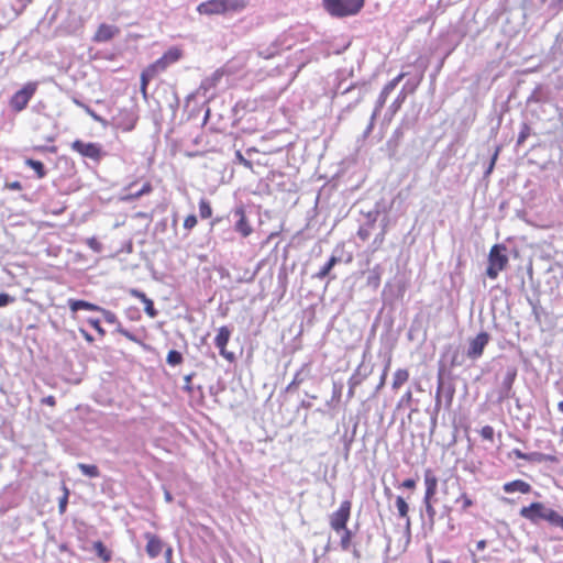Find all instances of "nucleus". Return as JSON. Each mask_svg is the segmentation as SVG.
<instances>
[{
  "mask_svg": "<svg viewBox=\"0 0 563 563\" xmlns=\"http://www.w3.org/2000/svg\"><path fill=\"white\" fill-rule=\"evenodd\" d=\"M247 0H207L199 3L196 11L201 15H232L243 12Z\"/></svg>",
  "mask_w": 563,
  "mask_h": 563,
  "instance_id": "f257e3e1",
  "label": "nucleus"
},
{
  "mask_svg": "<svg viewBox=\"0 0 563 563\" xmlns=\"http://www.w3.org/2000/svg\"><path fill=\"white\" fill-rule=\"evenodd\" d=\"M328 12L333 16H347L358 13L364 7V0H323Z\"/></svg>",
  "mask_w": 563,
  "mask_h": 563,
  "instance_id": "f03ea898",
  "label": "nucleus"
},
{
  "mask_svg": "<svg viewBox=\"0 0 563 563\" xmlns=\"http://www.w3.org/2000/svg\"><path fill=\"white\" fill-rule=\"evenodd\" d=\"M506 246L503 244H495L488 254V266L486 275L490 279H496L501 271L508 264V256L506 254Z\"/></svg>",
  "mask_w": 563,
  "mask_h": 563,
  "instance_id": "7ed1b4c3",
  "label": "nucleus"
},
{
  "mask_svg": "<svg viewBox=\"0 0 563 563\" xmlns=\"http://www.w3.org/2000/svg\"><path fill=\"white\" fill-rule=\"evenodd\" d=\"M455 389L451 383H445L443 378V371L440 368L438 373V386L435 391L434 412L440 411L442 405V397L445 399V407L450 408L453 401Z\"/></svg>",
  "mask_w": 563,
  "mask_h": 563,
  "instance_id": "20e7f679",
  "label": "nucleus"
},
{
  "mask_svg": "<svg viewBox=\"0 0 563 563\" xmlns=\"http://www.w3.org/2000/svg\"><path fill=\"white\" fill-rule=\"evenodd\" d=\"M37 89V82H27L18 90L10 99L9 104L15 112L24 110Z\"/></svg>",
  "mask_w": 563,
  "mask_h": 563,
  "instance_id": "39448f33",
  "label": "nucleus"
},
{
  "mask_svg": "<svg viewBox=\"0 0 563 563\" xmlns=\"http://www.w3.org/2000/svg\"><path fill=\"white\" fill-rule=\"evenodd\" d=\"M70 148L82 157L89 158L95 163H99L104 155L102 146L93 142L86 143L81 140H75L70 144Z\"/></svg>",
  "mask_w": 563,
  "mask_h": 563,
  "instance_id": "423d86ee",
  "label": "nucleus"
},
{
  "mask_svg": "<svg viewBox=\"0 0 563 563\" xmlns=\"http://www.w3.org/2000/svg\"><path fill=\"white\" fill-rule=\"evenodd\" d=\"M550 509L551 508L547 507L544 504L536 501L529 506L522 507L519 515L531 523L538 525L540 521L547 520Z\"/></svg>",
  "mask_w": 563,
  "mask_h": 563,
  "instance_id": "0eeeda50",
  "label": "nucleus"
},
{
  "mask_svg": "<svg viewBox=\"0 0 563 563\" xmlns=\"http://www.w3.org/2000/svg\"><path fill=\"white\" fill-rule=\"evenodd\" d=\"M352 504L350 500L341 503L339 509L330 516V527L335 531L340 532L346 528V523L350 519Z\"/></svg>",
  "mask_w": 563,
  "mask_h": 563,
  "instance_id": "6e6552de",
  "label": "nucleus"
},
{
  "mask_svg": "<svg viewBox=\"0 0 563 563\" xmlns=\"http://www.w3.org/2000/svg\"><path fill=\"white\" fill-rule=\"evenodd\" d=\"M229 217H232V219L234 220V231L240 233L243 238H247L253 232V228L251 227L246 219L243 206L234 208L230 212Z\"/></svg>",
  "mask_w": 563,
  "mask_h": 563,
  "instance_id": "1a4fd4ad",
  "label": "nucleus"
},
{
  "mask_svg": "<svg viewBox=\"0 0 563 563\" xmlns=\"http://www.w3.org/2000/svg\"><path fill=\"white\" fill-rule=\"evenodd\" d=\"M490 335L487 332H481L468 342L466 356L471 360H478L484 352V349L488 344Z\"/></svg>",
  "mask_w": 563,
  "mask_h": 563,
  "instance_id": "9d476101",
  "label": "nucleus"
},
{
  "mask_svg": "<svg viewBox=\"0 0 563 563\" xmlns=\"http://www.w3.org/2000/svg\"><path fill=\"white\" fill-rule=\"evenodd\" d=\"M181 57V51L177 47H170L168 51H166L162 57H159L157 60H155L153 64L150 65L151 68H153L156 74H161L168 66L172 64L178 62Z\"/></svg>",
  "mask_w": 563,
  "mask_h": 563,
  "instance_id": "9b49d317",
  "label": "nucleus"
},
{
  "mask_svg": "<svg viewBox=\"0 0 563 563\" xmlns=\"http://www.w3.org/2000/svg\"><path fill=\"white\" fill-rule=\"evenodd\" d=\"M517 376V369L515 367H508L505 376L503 377L498 395L499 401L508 398H514L515 393L512 391V385Z\"/></svg>",
  "mask_w": 563,
  "mask_h": 563,
  "instance_id": "f8f14e48",
  "label": "nucleus"
},
{
  "mask_svg": "<svg viewBox=\"0 0 563 563\" xmlns=\"http://www.w3.org/2000/svg\"><path fill=\"white\" fill-rule=\"evenodd\" d=\"M231 331L228 327L223 325L218 330V334L214 339V344L219 349V353L221 356H223L225 360L232 362L234 361L235 356L233 352L227 351V344L230 340Z\"/></svg>",
  "mask_w": 563,
  "mask_h": 563,
  "instance_id": "ddd939ff",
  "label": "nucleus"
},
{
  "mask_svg": "<svg viewBox=\"0 0 563 563\" xmlns=\"http://www.w3.org/2000/svg\"><path fill=\"white\" fill-rule=\"evenodd\" d=\"M137 115L132 109L120 110L115 118L117 126L123 131H132L136 124Z\"/></svg>",
  "mask_w": 563,
  "mask_h": 563,
  "instance_id": "4468645a",
  "label": "nucleus"
},
{
  "mask_svg": "<svg viewBox=\"0 0 563 563\" xmlns=\"http://www.w3.org/2000/svg\"><path fill=\"white\" fill-rule=\"evenodd\" d=\"M373 372V366L362 362L351 375L347 384L352 387L360 386Z\"/></svg>",
  "mask_w": 563,
  "mask_h": 563,
  "instance_id": "2eb2a0df",
  "label": "nucleus"
},
{
  "mask_svg": "<svg viewBox=\"0 0 563 563\" xmlns=\"http://www.w3.org/2000/svg\"><path fill=\"white\" fill-rule=\"evenodd\" d=\"M144 538L147 541V544L145 548L147 555L151 559L157 558L163 551L164 544H163L162 540L156 534L151 533V532H146L144 534Z\"/></svg>",
  "mask_w": 563,
  "mask_h": 563,
  "instance_id": "dca6fc26",
  "label": "nucleus"
},
{
  "mask_svg": "<svg viewBox=\"0 0 563 563\" xmlns=\"http://www.w3.org/2000/svg\"><path fill=\"white\" fill-rule=\"evenodd\" d=\"M395 505L398 511V516L405 520V530L408 534V539L410 538V530H411V520L408 515L409 512V505L405 500L404 497L397 496L395 500Z\"/></svg>",
  "mask_w": 563,
  "mask_h": 563,
  "instance_id": "f3484780",
  "label": "nucleus"
},
{
  "mask_svg": "<svg viewBox=\"0 0 563 563\" xmlns=\"http://www.w3.org/2000/svg\"><path fill=\"white\" fill-rule=\"evenodd\" d=\"M503 490L507 494L521 493L529 494L532 490V487L529 483L522 479H515L512 482L505 483L503 485Z\"/></svg>",
  "mask_w": 563,
  "mask_h": 563,
  "instance_id": "a211bd4d",
  "label": "nucleus"
},
{
  "mask_svg": "<svg viewBox=\"0 0 563 563\" xmlns=\"http://www.w3.org/2000/svg\"><path fill=\"white\" fill-rule=\"evenodd\" d=\"M131 296L134 298L140 299L144 303V311L146 314L151 318H155L158 314V311L154 307V302L152 299H150L143 291L139 289H131L130 290Z\"/></svg>",
  "mask_w": 563,
  "mask_h": 563,
  "instance_id": "6ab92c4d",
  "label": "nucleus"
},
{
  "mask_svg": "<svg viewBox=\"0 0 563 563\" xmlns=\"http://www.w3.org/2000/svg\"><path fill=\"white\" fill-rule=\"evenodd\" d=\"M118 33V29L113 25H109L106 23H102L99 25L95 36L93 41L97 43L108 42Z\"/></svg>",
  "mask_w": 563,
  "mask_h": 563,
  "instance_id": "aec40b11",
  "label": "nucleus"
},
{
  "mask_svg": "<svg viewBox=\"0 0 563 563\" xmlns=\"http://www.w3.org/2000/svg\"><path fill=\"white\" fill-rule=\"evenodd\" d=\"M341 261L342 258L340 256L331 255L328 262L313 275V278L322 280L325 277H330V279H335V276H330V273L336 264L341 263Z\"/></svg>",
  "mask_w": 563,
  "mask_h": 563,
  "instance_id": "412c9836",
  "label": "nucleus"
},
{
  "mask_svg": "<svg viewBox=\"0 0 563 563\" xmlns=\"http://www.w3.org/2000/svg\"><path fill=\"white\" fill-rule=\"evenodd\" d=\"M221 77H222V73L217 70L210 77L205 78L201 81V84H200V86H199V88L197 90V93H201L202 92V96L206 97L208 91H210L211 89L216 88V86L220 81Z\"/></svg>",
  "mask_w": 563,
  "mask_h": 563,
  "instance_id": "4be33fe9",
  "label": "nucleus"
},
{
  "mask_svg": "<svg viewBox=\"0 0 563 563\" xmlns=\"http://www.w3.org/2000/svg\"><path fill=\"white\" fill-rule=\"evenodd\" d=\"M424 511L421 512L423 525H428L430 529L433 528L435 522V509L432 505V498H423Z\"/></svg>",
  "mask_w": 563,
  "mask_h": 563,
  "instance_id": "5701e85b",
  "label": "nucleus"
},
{
  "mask_svg": "<svg viewBox=\"0 0 563 563\" xmlns=\"http://www.w3.org/2000/svg\"><path fill=\"white\" fill-rule=\"evenodd\" d=\"M426 493L423 498H433L438 488V478L431 470L424 472Z\"/></svg>",
  "mask_w": 563,
  "mask_h": 563,
  "instance_id": "b1692460",
  "label": "nucleus"
},
{
  "mask_svg": "<svg viewBox=\"0 0 563 563\" xmlns=\"http://www.w3.org/2000/svg\"><path fill=\"white\" fill-rule=\"evenodd\" d=\"M68 307L73 312H77L79 310H89V311H100L102 307L95 305L89 301L79 300V299H69Z\"/></svg>",
  "mask_w": 563,
  "mask_h": 563,
  "instance_id": "393cba45",
  "label": "nucleus"
},
{
  "mask_svg": "<svg viewBox=\"0 0 563 563\" xmlns=\"http://www.w3.org/2000/svg\"><path fill=\"white\" fill-rule=\"evenodd\" d=\"M406 97H407V95H406L405 90L402 89L398 93L396 99L391 102V104L388 107L385 117H388V119L390 120L399 111V109L401 108L402 103L406 100Z\"/></svg>",
  "mask_w": 563,
  "mask_h": 563,
  "instance_id": "a878e982",
  "label": "nucleus"
},
{
  "mask_svg": "<svg viewBox=\"0 0 563 563\" xmlns=\"http://www.w3.org/2000/svg\"><path fill=\"white\" fill-rule=\"evenodd\" d=\"M92 549L98 558L108 563L112 560V552L101 541H95Z\"/></svg>",
  "mask_w": 563,
  "mask_h": 563,
  "instance_id": "bb28decb",
  "label": "nucleus"
},
{
  "mask_svg": "<svg viewBox=\"0 0 563 563\" xmlns=\"http://www.w3.org/2000/svg\"><path fill=\"white\" fill-rule=\"evenodd\" d=\"M73 102L77 107L81 108L93 121H96L102 125H107V121L102 117L97 114L88 104L84 103L81 100H79L77 98H74Z\"/></svg>",
  "mask_w": 563,
  "mask_h": 563,
  "instance_id": "cd10ccee",
  "label": "nucleus"
},
{
  "mask_svg": "<svg viewBox=\"0 0 563 563\" xmlns=\"http://www.w3.org/2000/svg\"><path fill=\"white\" fill-rule=\"evenodd\" d=\"M77 467L80 470L82 475L89 478H97L100 476V471L95 464L78 463Z\"/></svg>",
  "mask_w": 563,
  "mask_h": 563,
  "instance_id": "c85d7f7f",
  "label": "nucleus"
},
{
  "mask_svg": "<svg viewBox=\"0 0 563 563\" xmlns=\"http://www.w3.org/2000/svg\"><path fill=\"white\" fill-rule=\"evenodd\" d=\"M25 165L32 168L37 178L42 179L46 176V169L44 167V164L40 161L33 159V158H26L24 161Z\"/></svg>",
  "mask_w": 563,
  "mask_h": 563,
  "instance_id": "c756f323",
  "label": "nucleus"
},
{
  "mask_svg": "<svg viewBox=\"0 0 563 563\" xmlns=\"http://www.w3.org/2000/svg\"><path fill=\"white\" fill-rule=\"evenodd\" d=\"M527 462H532V463L556 462V457L554 455L544 454V453H540V452H531V453H528Z\"/></svg>",
  "mask_w": 563,
  "mask_h": 563,
  "instance_id": "7c9ffc66",
  "label": "nucleus"
},
{
  "mask_svg": "<svg viewBox=\"0 0 563 563\" xmlns=\"http://www.w3.org/2000/svg\"><path fill=\"white\" fill-rule=\"evenodd\" d=\"M409 378V373L405 368H399L394 374L393 388H400Z\"/></svg>",
  "mask_w": 563,
  "mask_h": 563,
  "instance_id": "2f4dec72",
  "label": "nucleus"
},
{
  "mask_svg": "<svg viewBox=\"0 0 563 563\" xmlns=\"http://www.w3.org/2000/svg\"><path fill=\"white\" fill-rule=\"evenodd\" d=\"M405 77V74H399L397 77H395L393 80L388 81L384 88L382 89L380 93L386 99L388 96L395 90V88L398 86V84Z\"/></svg>",
  "mask_w": 563,
  "mask_h": 563,
  "instance_id": "473e14b6",
  "label": "nucleus"
},
{
  "mask_svg": "<svg viewBox=\"0 0 563 563\" xmlns=\"http://www.w3.org/2000/svg\"><path fill=\"white\" fill-rule=\"evenodd\" d=\"M545 521L549 522L551 526L563 530V516L560 515L554 509H550Z\"/></svg>",
  "mask_w": 563,
  "mask_h": 563,
  "instance_id": "72a5a7b5",
  "label": "nucleus"
},
{
  "mask_svg": "<svg viewBox=\"0 0 563 563\" xmlns=\"http://www.w3.org/2000/svg\"><path fill=\"white\" fill-rule=\"evenodd\" d=\"M151 191H152V185L147 181L142 186V188L140 190L129 194L128 196H125L123 198V200L133 201V200L141 198L144 195L150 194Z\"/></svg>",
  "mask_w": 563,
  "mask_h": 563,
  "instance_id": "f704fd0d",
  "label": "nucleus"
},
{
  "mask_svg": "<svg viewBox=\"0 0 563 563\" xmlns=\"http://www.w3.org/2000/svg\"><path fill=\"white\" fill-rule=\"evenodd\" d=\"M199 213L202 219H209L212 216L210 202L205 198L199 201Z\"/></svg>",
  "mask_w": 563,
  "mask_h": 563,
  "instance_id": "c9c22d12",
  "label": "nucleus"
},
{
  "mask_svg": "<svg viewBox=\"0 0 563 563\" xmlns=\"http://www.w3.org/2000/svg\"><path fill=\"white\" fill-rule=\"evenodd\" d=\"M156 76V71L147 66L141 74V87H147L148 82Z\"/></svg>",
  "mask_w": 563,
  "mask_h": 563,
  "instance_id": "e433bc0d",
  "label": "nucleus"
},
{
  "mask_svg": "<svg viewBox=\"0 0 563 563\" xmlns=\"http://www.w3.org/2000/svg\"><path fill=\"white\" fill-rule=\"evenodd\" d=\"M455 504L456 505L461 504V510L465 511L466 509H468L470 507H472L474 505V501L466 493H462L455 499Z\"/></svg>",
  "mask_w": 563,
  "mask_h": 563,
  "instance_id": "4c0bfd02",
  "label": "nucleus"
},
{
  "mask_svg": "<svg viewBox=\"0 0 563 563\" xmlns=\"http://www.w3.org/2000/svg\"><path fill=\"white\" fill-rule=\"evenodd\" d=\"M167 363L172 366L179 365L183 362V355L176 350H170L166 358Z\"/></svg>",
  "mask_w": 563,
  "mask_h": 563,
  "instance_id": "58836bf2",
  "label": "nucleus"
},
{
  "mask_svg": "<svg viewBox=\"0 0 563 563\" xmlns=\"http://www.w3.org/2000/svg\"><path fill=\"white\" fill-rule=\"evenodd\" d=\"M343 534L340 540V545L342 550L347 551L350 549L351 540H352V531L347 528L342 529Z\"/></svg>",
  "mask_w": 563,
  "mask_h": 563,
  "instance_id": "ea45409f",
  "label": "nucleus"
},
{
  "mask_svg": "<svg viewBox=\"0 0 563 563\" xmlns=\"http://www.w3.org/2000/svg\"><path fill=\"white\" fill-rule=\"evenodd\" d=\"M99 312L102 313L103 316V319L107 323H110V324H115L118 323V317L114 312L110 311V310H107L104 308H102V310H100Z\"/></svg>",
  "mask_w": 563,
  "mask_h": 563,
  "instance_id": "a19ab883",
  "label": "nucleus"
},
{
  "mask_svg": "<svg viewBox=\"0 0 563 563\" xmlns=\"http://www.w3.org/2000/svg\"><path fill=\"white\" fill-rule=\"evenodd\" d=\"M386 98L383 97L382 95L378 96L377 100H376V103H375V108L373 110V119H376L378 117V114L380 113V110L383 109V107L385 106L386 103Z\"/></svg>",
  "mask_w": 563,
  "mask_h": 563,
  "instance_id": "79ce46f5",
  "label": "nucleus"
},
{
  "mask_svg": "<svg viewBox=\"0 0 563 563\" xmlns=\"http://www.w3.org/2000/svg\"><path fill=\"white\" fill-rule=\"evenodd\" d=\"M411 400H412V393L411 390H407L402 397L400 398V400L398 401V405L397 407L398 408H402V407H409L410 404H411Z\"/></svg>",
  "mask_w": 563,
  "mask_h": 563,
  "instance_id": "37998d69",
  "label": "nucleus"
},
{
  "mask_svg": "<svg viewBox=\"0 0 563 563\" xmlns=\"http://www.w3.org/2000/svg\"><path fill=\"white\" fill-rule=\"evenodd\" d=\"M481 435L483 439L493 441L494 440V428L492 426H485L481 430Z\"/></svg>",
  "mask_w": 563,
  "mask_h": 563,
  "instance_id": "c03bdc74",
  "label": "nucleus"
},
{
  "mask_svg": "<svg viewBox=\"0 0 563 563\" xmlns=\"http://www.w3.org/2000/svg\"><path fill=\"white\" fill-rule=\"evenodd\" d=\"M530 134V128L527 124H522L521 131L517 139V145H521Z\"/></svg>",
  "mask_w": 563,
  "mask_h": 563,
  "instance_id": "a18cd8bd",
  "label": "nucleus"
},
{
  "mask_svg": "<svg viewBox=\"0 0 563 563\" xmlns=\"http://www.w3.org/2000/svg\"><path fill=\"white\" fill-rule=\"evenodd\" d=\"M388 368H389V361L387 362V364L382 373L380 379L378 380V385L376 386V389H375V394L378 393L384 387Z\"/></svg>",
  "mask_w": 563,
  "mask_h": 563,
  "instance_id": "49530a36",
  "label": "nucleus"
},
{
  "mask_svg": "<svg viewBox=\"0 0 563 563\" xmlns=\"http://www.w3.org/2000/svg\"><path fill=\"white\" fill-rule=\"evenodd\" d=\"M197 224V217L195 214H189L185 221H184V228L186 230H191L196 227Z\"/></svg>",
  "mask_w": 563,
  "mask_h": 563,
  "instance_id": "de8ad7c7",
  "label": "nucleus"
},
{
  "mask_svg": "<svg viewBox=\"0 0 563 563\" xmlns=\"http://www.w3.org/2000/svg\"><path fill=\"white\" fill-rule=\"evenodd\" d=\"M87 321L100 335H104L106 334V331L100 325V321L98 319L89 318Z\"/></svg>",
  "mask_w": 563,
  "mask_h": 563,
  "instance_id": "09e8293b",
  "label": "nucleus"
},
{
  "mask_svg": "<svg viewBox=\"0 0 563 563\" xmlns=\"http://www.w3.org/2000/svg\"><path fill=\"white\" fill-rule=\"evenodd\" d=\"M14 301V297L9 294L1 292L0 294V308L5 307Z\"/></svg>",
  "mask_w": 563,
  "mask_h": 563,
  "instance_id": "8fccbe9b",
  "label": "nucleus"
},
{
  "mask_svg": "<svg viewBox=\"0 0 563 563\" xmlns=\"http://www.w3.org/2000/svg\"><path fill=\"white\" fill-rule=\"evenodd\" d=\"M235 158H236V161H238L240 164H242L244 167H246V168H249V169H251V168H252V163L243 156V154L241 153V151H236V152H235Z\"/></svg>",
  "mask_w": 563,
  "mask_h": 563,
  "instance_id": "3c124183",
  "label": "nucleus"
},
{
  "mask_svg": "<svg viewBox=\"0 0 563 563\" xmlns=\"http://www.w3.org/2000/svg\"><path fill=\"white\" fill-rule=\"evenodd\" d=\"M550 9H552L555 13L563 10V0H551Z\"/></svg>",
  "mask_w": 563,
  "mask_h": 563,
  "instance_id": "603ef678",
  "label": "nucleus"
},
{
  "mask_svg": "<svg viewBox=\"0 0 563 563\" xmlns=\"http://www.w3.org/2000/svg\"><path fill=\"white\" fill-rule=\"evenodd\" d=\"M276 53H277V48L274 46V47L267 48L266 51H260L258 55L262 56L263 58H271Z\"/></svg>",
  "mask_w": 563,
  "mask_h": 563,
  "instance_id": "864d4df0",
  "label": "nucleus"
},
{
  "mask_svg": "<svg viewBox=\"0 0 563 563\" xmlns=\"http://www.w3.org/2000/svg\"><path fill=\"white\" fill-rule=\"evenodd\" d=\"M300 373H297L294 377V379L288 384L286 390L291 391L292 389L297 388L298 385L301 383V379L299 378Z\"/></svg>",
  "mask_w": 563,
  "mask_h": 563,
  "instance_id": "5fc2aeb1",
  "label": "nucleus"
},
{
  "mask_svg": "<svg viewBox=\"0 0 563 563\" xmlns=\"http://www.w3.org/2000/svg\"><path fill=\"white\" fill-rule=\"evenodd\" d=\"M375 120L376 119H373V114L371 115V119H369V123L368 125L366 126L365 131L363 132V137L366 139L373 131L374 129V124H375Z\"/></svg>",
  "mask_w": 563,
  "mask_h": 563,
  "instance_id": "6e6d98bb",
  "label": "nucleus"
},
{
  "mask_svg": "<svg viewBox=\"0 0 563 563\" xmlns=\"http://www.w3.org/2000/svg\"><path fill=\"white\" fill-rule=\"evenodd\" d=\"M497 156H498V152H495V154L490 158V162H489V164H488V166H487V168L485 170V175L486 176L489 175L493 172V169L495 167V163H496Z\"/></svg>",
  "mask_w": 563,
  "mask_h": 563,
  "instance_id": "4d7b16f0",
  "label": "nucleus"
},
{
  "mask_svg": "<svg viewBox=\"0 0 563 563\" xmlns=\"http://www.w3.org/2000/svg\"><path fill=\"white\" fill-rule=\"evenodd\" d=\"M5 187L10 190H21L22 184L20 181L15 180V181L7 183Z\"/></svg>",
  "mask_w": 563,
  "mask_h": 563,
  "instance_id": "13d9d810",
  "label": "nucleus"
},
{
  "mask_svg": "<svg viewBox=\"0 0 563 563\" xmlns=\"http://www.w3.org/2000/svg\"><path fill=\"white\" fill-rule=\"evenodd\" d=\"M511 454H512V455H515V456H516L517 459H519V460H525V461H527V459H528V453H523V452H522L521 450H519V449H514V450L511 451Z\"/></svg>",
  "mask_w": 563,
  "mask_h": 563,
  "instance_id": "bf43d9fd",
  "label": "nucleus"
},
{
  "mask_svg": "<svg viewBox=\"0 0 563 563\" xmlns=\"http://www.w3.org/2000/svg\"><path fill=\"white\" fill-rule=\"evenodd\" d=\"M401 486L408 489H413L416 487V481L413 478H407L401 483Z\"/></svg>",
  "mask_w": 563,
  "mask_h": 563,
  "instance_id": "052dcab7",
  "label": "nucleus"
},
{
  "mask_svg": "<svg viewBox=\"0 0 563 563\" xmlns=\"http://www.w3.org/2000/svg\"><path fill=\"white\" fill-rule=\"evenodd\" d=\"M122 335H124L126 339H129L132 342H135V343L141 342L140 339L135 334L130 332L129 330H125Z\"/></svg>",
  "mask_w": 563,
  "mask_h": 563,
  "instance_id": "680f3d73",
  "label": "nucleus"
},
{
  "mask_svg": "<svg viewBox=\"0 0 563 563\" xmlns=\"http://www.w3.org/2000/svg\"><path fill=\"white\" fill-rule=\"evenodd\" d=\"M460 365H461V362L459 361V352L454 351L452 358L450 361V366L455 367V366H460Z\"/></svg>",
  "mask_w": 563,
  "mask_h": 563,
  "instance_id": "e2e57ef3",
  "label": "nucleus"
},
{
  "mask_svg": "<svg viewBox=\"0 0 563 563\" xmlns=\"http://www.w3.org/2000/svg\"><path fill=\"white\" fill-rule=\"evenodd\" d=\"M357 235L360 239H362L363 241L367 240L368 236H369V232L367 229H364V228H361L357 232Z\"/></svg>",
  "mask_w": 563,
  "mask_h": 563,
  "instance_id": "0e129e2a",
  "label": "nucleus"
},
{
  "mask_svg": "<svg viewBox=\"0 0 563 563\" xmlns=\"http://www.w3.org/2000/svg\"><path fill=\"white\" fill-rule=\"evenodd\" d=\"M42 402L53 407L56 404V399L54 396H47L42 399Z\"/></svg>",
  "mask_w": 563,
  "mask_h": 563,
  "instance_id": "69168bd1",
  "label": "nucleus"
},
{
  "mask_svg": "<svg viewBox=\"0 0 563 563\" xmlns=\"http://www.w3.org/2000/svg\"><path fill=\"white\" fill-rule=\"evenodd\" d=\"M385 231L383 230L375 239L374 244L378 247L384 241Z\"/></svg>",
  "mask_w": 563,
  "mask_h": 563,
  "instance_id": "338daca9",
  "label": "nucleus"
},
{
  "mask_svg": "<svg viewBox=\"0 0 563 563\" xmlns=\"http://www.w3.org/2000/svg\"><path fill=\"white\" fill-rule=\"evenodd\" d=\"M353 88H354V85H350L345 88H342L341 85H339V87L336 89V93L340 91L342 95H345V93L350 92Z\"/></svg>",
  "mask_w": 563,
  "mask_h": 563,
  "instance_id": "774afa93",
  "label": "nucleus"
}]
</instances>
